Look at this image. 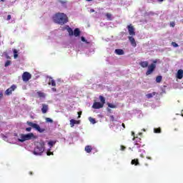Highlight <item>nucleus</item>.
I'll use <instances>...</instances> for the list:
<instances>
[{
	"label": "nucleus",
	"instance_id": "1",
	"mask_svg": "<svg viewBox=\"0 0 183 183\" xmlns=\"http://www.w3.org/2000/svg\"><path fill=\"white\" fill-rule=\"evenodd\" d=\"M53 21L58 25H65L69 21L68 16L64 13H56L53 16Z\"/></svg>",
	"mask_w": 183,
	"mask_h": 183
},
{
	"label": "nucleus",
	"instance_id": "2",
	"mask_svg": "<svg viewBox=\"0 0 183 183\" xmlns=\"http://www.w3.org/2000/svg\"><path fill=\"white\" fill-rule=\"evenodd\" d=\"M44 151H45V142H37L34 150V155H41Z\"/></svg>",
	"mask_w": 183,
	"mask_h": 183
},
{
	"label": "nucleus",
	"instance_id": "3",
	"mask_svg": "<svg viewBox=\"0 0 183 183\" xmlns=\"http://www.w3.org/2000/svg\"><path fill=\"white\" fill-rule=\"evenodd\" d=\"M31 139H36V136H34V133H29L27 134H21L18 141L19 142H25V141H29Z\"/></svg>",
	"mask_w": 183,
	"mask_h": 183
},
{
	"label": "nucleus",
	"instance_id": "4",
	"mask_svg": "<svg viewBox=\"0 0 183 183\" xmlns=\"http://www.w3.org/2000/svg\"><path fill=\"white\" fill-rule=\"evenodd\" d=\"M27 125L29 127H31V128H34V129H36V131H38L40 134H42L43 132H45L46 131V129H42L41 127H39V124H36L35 123H33L32 122H26Z\"/></svg>",
	"mask_w": 183,
	"mask_h": 183
},
{
	"label": "nucleus",
	"instance_id": "5",
	"mask_svg": "<svg viewBox=\"0 0 183 183\" xmlns=\"http://www.w3.org/2000/svg\"><path fill=\"white\" fill-rule=\"evenodd\" d=\"M155 68H157V65L155 64H151L149 66H148V69L146 72V75H151L154 71H155Z\"/></svg>",
	"mask_w": 183,
	"mask_h": 183
},
{
	"label": "nucleus",
	"instance_id": "6",
	"mask_svg": "<svg viewBox=\"0 0 183 183\" xmlns=\"http://www.w3.org/2000/svg\"><path fill=\"white\" fill-rule=\"evenodd\" d=\"M31 78H32V76L29 74V72L26 71L23 73L22 79L24 82H28Z\"/></svg>",
	"mask_w": 183,
	"mask_h": 183
},
{
	"label": "nucleus",
	"instance_id": "7",
	"mask_svg": "<svg viewBox=\"0 0 183 183\" xmlns=\"http://www.w3.org/2000/svg\"><path fill=\"white\" fill-rule=\"evenodd\" d=\"M127 29H128L129 34L131 36H135V29L134 28V26H132V24L128 25Z\"/></svg>",
	"mask_w": 183,
	"mask_h": 183
},
{
	"label": "nucleus",
	"instance_id": "8",
	"mask_svg": "<svg viewBox=\"0 0 183 183\" xmlns=\"http://www.w3.org/2000/svg\"><path fill=\"white\" fill-rule=\"evenodd\" d=\"M16 86L15 84H13L11 86L10 88L7 89L5 92L6 95H11L12 92L16 89Z\"/></svg>",
	"mask_w": 183,
	"mask_h": 183
},
{
	"label": "nucleus",
	"instance_id": "9",
	"mask_svg": "<svg viewBox=\"0 0 183 183\" xmlns=\"http://www.w3.org/2000/svg\"><path fill=\"white\" fill-rule=\"evenodd\" d=\"M92 108H94V109H99L101 108H104V104H102L100 102H94Z\"/></svg>",
	"mask_w": 183,
	"mask_h": 183
},
{
	"label": "nucleus",
	"instance_id": "10",
	"mask_svg": "<svg viewBox=\"0 0 183 183\" xmlns=\"http://www.w3.org/2000/svg\"><path fill=\"white\" fill-rule=\"evenodd\" d=\"M128 38L131 45L135 48V46H137V41H135V39L131 36H129Z\"/></svg>",
	"mask_w": 183,
	"mask_h": 183
},
{
	"label": "nucleus",
	"instance_id": "11",
	"mask_svg": "<svg viewBox=\"0 0 183 183\" xmlns=\"http://www.w3.org/2000/svg\"><path fill=\"white\" fill-rule=\"evenodd\" d=\"M75 124H80V121L79 120H75V119H71L70 120L71 128H74V127H75Z\"/></svg>",
	"mask_w": 183,
	"mask_h": 183
},
{
	"label": "nucleus",
	"instance_id": "12",
	"mask_svg": "<svg viewBox=\"0 0 183 183\" xmlns=\"http://www.w3.org/2000/svg\"><path fill=\"white\" fill-rule=\"evenodd\" d=\"M41 107H42L41 108L42 114H46V112H48V105L45 104H42Z\"/></svg>",
	"mask_w": 183,
	"mask_h": 183
},
{
	"label": "nucleus",
	"instance_id": "13",
	"mask_svg": "<svg viewBox=\"0 0 183 183\" xmlns=\"http://www.w3.org/2000/svg\"><path fill=\"white\" fill-rule=\"evenodd\" d=\"M177 79H182L183 78V70L179 69L177 74Z\"/></svg>",
	"mask_w": 183,
	"mask_h": 183
},
{
	"label": "nucleus",
	"instance_id": "14",
	"mask_svg": "<svg viewBox=\"0 0 183 183\" xmlns=\"http://www.w3.org/2000/svg\"><path fill=\"white\" fill-rule=\"evenodd\" d=\"M149 64V63L148 62V61H144L139 63V65L140 66H142V68H147Z\"/></svg>",
	"mask_w": 183,
	"mask_h": 183
},
{
	"label": "nucleus",
	"instance_id": "15",
	"mask_svg": "<svg viewBox=\"0 0 183 183\" xmlns=\"http://www.w3.org/2000/svg\"><path fill=\"white\" fill-rule=\"evenodd\" d=\"M48 84L49 85H51V86H56V83L55 82V80L52 79V77L49 78Z\"/></svg>",
	"mask_w": 183,
	"mask_h": 183
},
{
	"label": "nucleus",
	"instance_id": "16",
	"mask_svg": "<svg viewBox=\"0 0 183 183\" xmlns=\"http://www.w3.org/2000/svg\"><path fill=\"white\" fill-rule=\"evenodd\" d=\"M73 35H74V36H79L81 35V31H79V29H75L73 31Z\"/></svg>",
	"mask_w": 183,
	"mask_h": 183
},
{
	"label": "nucleus",
	"instance_id": "17",
	"mask_svg": "<svg viewBox=\"0 0 183 183\" xmlns=\"http://www.w3.org/2000/svg\"><path fill=\"white\" fill-rule=\"evenodd\" d=\"M84 150L87 154H89L92 152V146L87 145L85 147Z\"/></svg>",
	"mask_w": 183,
	"mask_h": 183
},
{
	"label": "nucleus",
	"instance_id": "18",
	"mask_svg": "<svg viewBox=\"0 0 183 183\" xmlns=\"http://www.w3.org/2000/svg\"><path fill=\"white\" fill-rule=\"evenodd\" d=\"M131 164L132 165H135L137 167L139 165V160L138 159H132Z\"/></svg>",
	"mask_w": 183,
	"mask_h": 183
},
{
	"label": "nucleus",
	"instance_id": "19",
	"mask_svg": "<svg viewBox=\"0 0 183 183\" xmlns=\"http://www.w3.org/2000/svg\"><path fill=\"white\" fill-rule=\"evenodd\" d=\"M67 32L69 33V36H72L74 35V30L69 26H67Z\"/></svg>",
	"mask_w": 183,
	"mask_h": 183
},
{
	"label": "nucleus",
	"instance_id": "20",
	"mask_svg": "<svg viewBox=\"0 0 183 183\" xmlns=\"http://www.w3.org/2000/svg\"><path fill=\"white\" fill-rule=\"evenodd\" d=\"M115 54H117V55H124V50L121 49H117L115 50Z\"/></svg>",
	"mask_w": 183,
	"mask_h": 183
},
{
	"label": "nucleus",
	"instance_id": "21",
	"mask_svg": "<svg viewBox=\"0 0 183 183\" xmlns=\"http://www.w3.org/2000/svg\"><path fill=\"white\" fill-rule=\"evenodd\" d=\"M157 94V92H153L152 93H149L146 94V97L148 99H151V98H152L153 97H155V94Z\"/></svg>",
	"mask_w": 183,
	"mask_h": 183
},
{
	"label": "nucleus",
	"instance_id": "22",
	"mask_svg": "<svg viewBox=\"0 0 183 183\" xmlns=\"http://www.w3.org/2000/svg\"><path fill=\"white\" fill-rule=\"evenodd\" d=\"M37 95H38L39 98H45V93H44L41 91L37 92Z\"/></svg>",
	"mask_w": 183,
	"mask_h": 183
},
{
	"label": "nucleus",
	"instance_id": "23",
	"mask_svg": "<svg viewBox=\"0 0 183 183\" xmlns=\"http://www.w3.org/2000/svg\"><path fill=\"white\" fill-rule=\"evenodd\" d=\"M13 52H14V59H16V58H18V50H16V49H14Z\"/></svg>",
	"mask_w": 183,
	"mask_h": 183
},
{
	"label": "nucleus",
	"instance_id": "24",
	"mask_svg": "<svg viewBox=\"0 0 183 183\" xmlns=\"http://www.w3.org/2000/svg\"><path fill=\"white\" fill-rule=\"evenodd\" d=\"M154 134H161V127L154 129Z\"/></svg>",
	"mask_w": 183,
	"mask_h": 183
},
{
	"label": "nucleus",
	"instance_id": "25",
	"mask_svg": "<svg viewBox=\"0 0 183 183\" xmlns=\"http://www.w3.org/2000/svg\"><path fill=\"white\" fill-rule=\"evenodd\" d=\"M161 81H162V76H157L156 77V82H157V84H159Z\"/></svg>",
	"mask_w": 183,
	"mask_h": 183
},
{
	"label": "nucleus",
	"instance_id": "26",
	"mask_svg": "<svg viewBox=\"0 0 183 183\" xmlns=\"http://www.w3.org/2000/svg\"><path fill=\"white\" fill-rule=\"evenodd\" d=\"M106 16L109 21H112V14L107 13Z\"/></svg>",
	"mask_w": 183,
	"mask_h": 183
},
{
	"label": "nucleus",
	"instance_id": "27",
	"mask_svg": "<svg viewBox=\"0 0 183 183\" xmlns=\"http://www.w3.org/2000/svg\"><path fill=\"white\" fill-rule=\"evenodd\" d=\"M81 40L82 41V42H85V44H86L87 45H89V44H91V42L86 41L85 37H84V36L81 37Z\"/></svg>",
	"mask_w": 183,
	"mask_h": 183
},
{
	"label": "nucleus",
	"instance_id": "28",
	"mask_svg": "<svg viewBox=\"0 0 183 183\" xmlns=\"http://www.w3.org/2000/svg\"><path fill=\"white\" fill-rule=\"evenodd\" d=\"M56 143V142H54V141H50L48 142V145L50 147V148H52V147H54V145Z\"/></svg>",
	"mask_w": 183,
	"mask_h": 183
},
{
	"label": "nucleus",
	"instance_id": "29",
	"mask_svg": "<svg viewBox=\"0 0 183 183\" xmlns=\"http://www.w3.org/2000/svg\"><path fill=\"white\" fill-rule=\"evenodd\" d=\"M99 99L102 104H103L104 105L105 104V97H103L102 96H99Z\"/></svg>",
	"mask_w": 183,
	"mask_h": 183
},
{
	"label": "nucleus",
	"instance_id": "30",
	"mask_svg": "<svg viewBox=\"0 0 183 183\" xmlns=\"http://www.w3.org/2000/svg\"><path fill=\"white\" fill-rule=\"evenodd\" d=\"M89 120L91 122V124H97V121L95 120V119H94L92 117H89Z\"/></svg>",
	"mask_w": 183,
	"mask_h": 183
},
{
	"label": "nucleus",
	"instance_id": "31",
	"mask_svg": "<svg viewBox=\"0 0 183 183\" xmlns=\"http://www.w3.org/2000/svg\"><path fill=\"white\" fill-rule=\"evenodd\" d=\"M46 122H50V124H52V122H54V120H52V119H51L49 117H46Z\"/></svg>",
	"mask_w": 183,
	"mask_h": 183
},
{
	"label": "nucleus",
	"instance_id": "32",
	"mask_svg": "<svg viewBox=\"0 0 183 183\" xmlns=\"http://www.w3.org/2000/svg\"><path fill=\"white\" fill-rule=\"evenodd\" d=\"M11 65V61L7 60L4 64V66L6 68V66H9Z\"/></svg>",
	"mask_w": 183,
	"mask_h": 183
},
{
	"label": "nucleus",
	"instance_id": "33",
	"mask_svg": "<svg viewBox=\"0 0 183 183\" xmlns=\"http://www.w3.org/2000/svg\"><path fill=\"white\" fill-rule=\"evenodd\" d=\"M107 105H108L109 108H117V106H115L114 104H110V103H108Z\"/></svg>",
	"mask_w": 183,
	"mask_h": 183
},
{
	"label": "nucleus",
	"instance_id": "34",
	"mask_svg": "<svg viewBox=\"0 0 183 183\" xmlns=\"http://www.w3.org/2000/svg\"><path fill=\"white\" fill-rule=\"evenodd\" d=\"M172 45L174 46V48H178L179 46L178 44L175 43L174 41L172 42Z\"/></svg>",
	"mask_w": 183,
	"mask_h": 183
},
{
	"label": "nucleus",
	"instance_id": "35",
	"mask_svg": "<svg viewBox=\"0 0 183 183\" xmlns=\"http://www.w3.org/2000/svg\"><path fill=\"white\" fill-rule=\"evenodd\" d=\"M31 131H32V127H27V128H26V132H31Z\"/></svg>",
	"mask_w": 183,
	"mask_h": 183
},
{
	"label": "nucleus",
	"instance_id": "36",
	"mask_svg": "<svg viewBox=\"0 0 183 183\" xmlns=\"http://www.w3.org/2000/svg\"><path fill=\"white\" fill-rule=\"evenodd\" d=\"M110 121H112V122L115 121V117L113 115L110 116Z\"/></svg>",
	"mask_w": 183,
	"mask_h": 183
},
{
	"label": "nucleus",
	"instance_id": "37",
	"mask_svg": "<svg viewBox=\"0 0 183 183\" xmlns=\"http://www.w3.org/2000/svg\"><path fill=\"white\" fill-rule=\"evenodd\" d=\"M170 26L174 28V26H175V22H174V21L170 22Z\"/></svg>",
	"mask_w": 183,
	"mask_h": 183
},
{
	"label": "nucleus",
	"instance_id": "38",
	"mask_svg": "<svg viewBox=\"0 0 183 183\" xmlns=\"http://www.w3.org/2000/svg\"><path fill=\"white\" fill-rule=\"evenodd\" d=\"M47 155L49 157V155H54V153L53 152H50V151H49V152H47Z\"/></svg>",
	"mask_w": 183,
	"mask_h": 183
},
{
	"label": "nucleus",
	"instance_id": "39",
	"mask_svg": "<svg viewBox=\"0 0 183 183\" xmlns=\"http://www.w3.org/2000/svg\"><path fill=\"white\" fill-rule=\"evenodd\" d=\"M77 114H78V118H81V115H82V112H79Z\"/></svg>",
	"mask_w": 183,
	"mask_h": 183
},
{
	"label": "nucleus",
	"instance_id": "40",
	"mask_svg": "<svg viewBox=\"0 0 183 183\" xmlns=\"http://www.w3.org/2000/svg\"><path fill=\"white\" fill-rule=\"evenodd\" d=\"M51 91H53V92H56V88L55 87L51 88Z\"/></svg>",
	"mask_w": 183,
	"mask_h": 183
},
{
	"label": "nucleus",
	"instance_id": "41",
	"mask_svg": "<svg viewBox=\"0 0 183 183\" xmlns=\"http://www.w3.org/2000/svg\"><path fill=\"white\" fill-rule=\"evenodd\" d=\"M127 147H125L124 146H121V150L122 151H124V149H126Z\"/></svg>",
	"mask_w": 183,
	"mask_h": 183
},
{
	"label": "nucleus",
	"instance_id": "42",
	"mask_svg": "<svg viewBox=\"0 0 183 183\" xmlns=\"http://www.w3.org/2000/svg\"><path fill=\"white\" fill-rule=\"evenodd\" d=\"M10 19H11V15L9 14V15L7 16V21H10Z\"/></svg>",
	"mask_w": 183,
	"mask_h": 183
},
{
	"label": "nucleus",
	"instance_id": "43",
	"mask_svg": "<svg viewBox=\"0 0 183 183\" xmlns=\"http://www.w3.org/2000/svg\"><path fill=\"white\" fill-rule=\"evenodd\" d=\"M3 97H4V94L0 92V99L2 98Z\"/></svg>",
	"mask_w": 183,
	"mask_h": 183
},
{
	"label": "nucleus",
	"instance_id": "44",
	"mask_svg": "<svg viewBox=\"0 0 183 183\" xmlns=\"http://www.w3.org/2000/svg\"><path fill=\"white\" fill-rule=\"evenodd\" d=\"M122 126L123 127L124 129H125V124L122 123Z\"/></svg>",
	"mask_w": 183,
	"mask_h": 183
},
{
	"label": "nucleus",
	"instance_id": "45",
	"mask_svg": "<svg viewBox=\"0 0 183 183\" xmlns=\"http://www.w3.org/2000/svg\"><path fill=\"white\" fill-rule=\"evenodd\" d=\"M147 159H152V157H147Z\"/></svg>",
	"mask_w": 183,
	"mask_h": 183
},
{
	"label": "nucleus",
	"instance_id": "46",
	"mask_svg": "<svg viewBox=\"0 0 183 183\" xmlns=\"http://www.w3.org/2000/svg\"><path fill=\"white\" fill-rule=\"evenodd\" d=\"M140 157H141V158H144V154H140Z\"/></svg>",
	"mask_w": 183,
	"mask_h": 183
},
{
	"label": "nucleus",
	"instance_id": "47",
	"mask_svg": "<svg viewBox=\"0 0 183 183\" xmlns=\"http://www.w3.org/2000/svg\"><path fill=\"white\" fill-rule=\"evenodd\" d=\"M132 135L133 137H134L135 133H134V132H132Z\"/></svg>",
	"mask_w": 183,
	"mask_h": 183
},
{
	"label": "nucleus",
	"instance_id": "48",
	"mask_svg": "<svg viewBox=\"0 0 183 183\" xmlns=\"http://www.w3.org/2000/svg\"><path fill=\"white\" fill-rule=\"evenodd\" d=\"M158 2H164V0H157Z\"/></svg>",
	"mask_w": 183,
	"mask_h": 183
},
{
	"label": "nucleus",
	"instance_id": "49",
	"mask_svg": "<svg viewBox=\"0 0 183 183\" xmlns=\"http://www.w3.org/2000/svg\"><path fill=\"white\" fill-rule=\"evenodd\" d=\"M29 174H30V175H33L32 172H29Z\"/></svg>",
	"mask_w": 183,
	"mask_h": 183
},
{
	"label": "nucleus",
	"instance_id": "50",
	"mask_svg": "<svg viewBox=\"0 0 183 183\" xmlns=\"http://www.w3.org/2000/svg\"><path fill=\"white\" fill-rule=\"evenodd\" d=\"M87 1V2H91V1H92L93 0H86Z\"/></svg>",
	"mask_w": 183,
	"mask_h": 183
},
{
	"label": "nucleus",
	"instance_id": "51",
	"mask_svg": "<svg viewBox=\"0 0 183 183\" xmlns=\"http://www.w3.org/2000/svg\"><path fill=\"white\" fill-rule=\"evenodd\" d=\"M91 12H95V10L92 9V10H91Z\"/></svg>",
	"mask_w": 183,
	"mask_h": 183
},
{
	"label": "nucleus",
	"instance_id": "52",
	"mask_svg": "<svg viewBox=\"0 0 183 183\" xmlns=\"http://www.w3.org/2000/svg\"><path fill=\"white\" fill-rule=\"evenodd\" d=\"M157 60H154V64H157Z\"/></svg>",
	"mask_w": 183,
	"mask_h": 183
},
{
	"label": "nucleus",
	"instance_id": "53",
	"mask_svg": "<svg viewBox=\"0 0 183 183\" xmlns=\"http://www.w3.org/2000/svg\"><path fill=\"white\" fill-rule=\"evenodd\" d=\"M1 2H4L5 1V0H1Z\"/></svg>",
	"mask_w": 183,
	"mask_h": 183
},
{
	"label": "nucleus",
	"instance_id": "54",
	"mask_svg": "<svg viewBox=\"0 0 183 183\" xmlns=\"http://www.w3.org/2000/svg\"><path fill=\"white\" fill-rule=\"evenodd\" d=\"M174 131H178V129H174Z\"/></svg>",
	"mask_w": 183,
	"mask_h": 183
},
{
	"label": "nucleus",
	"instance_id": "55",
	"mask_svg": "<svg viewBox=\"0 0 183 183\" xmlns=\"http://www.w3.org/2000/svg\"><path fill=\"white\" fill-rule=\"evenodd\" d=\"M135 139V137L133 138V140Z\"/></svg>",
	"mask_w": 183,
	"mask_h": 183
},
{
	"label": "nucleus",
	"instance_id": "56",
	"mask_svg": "<svg viewBox=\"0 0 183 183\" xmlns=\"http://www.w3.org/2000/svg\"><path fill=\"white\" fill-rule=\"evenodd\" d=\"M143 131H145V129H144Z\"/></svg>",
	"mask_w": 183,
	"mask_h": 183
},
{
	"label": "nucleus",
	"instance_id": "57",
	"mask_svg": "<svg viewBox=\"0 0 183 183\" xmlns=\"http://www.w3.org/2000/svg\"><path fill=\"white\" fill-rule=\"evenodd\" d=\"M182 117H183V114H182Z\"/></svg>",
	"mask_w": 183,
	"mask_h": 183
}]
</instances>
